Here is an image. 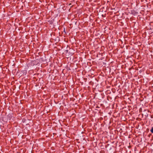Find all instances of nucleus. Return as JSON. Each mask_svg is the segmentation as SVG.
<instances>
[{
  "instance_id": "f03ea898",
  "label": "nucleus",
  "mask_w": 153,
  "mask_h": 153,
  "mask_svg": "<svg viewBox=\"0 0 153 153\" xmlns=\"http://www.w3.org/2000/svg\"><path fill=\"white\" fill-rule=\"evenodd\" d=\"M71 4V3H70V4H69V5H70Z\"/></svg>"
},
{
  "instance_id": "f257e3e1",
  "label": "nucleus",
  "mask_w": 153,
  "mask_h": 153,
  "mask_svg": "<svg viewBox=\"0 0 153 153\" xmlns=\"http://www.w3.org/2000/svg\"><path fill=\"white\" fill-rule=\"evenodd\" d=\"M150 131L152 133H153V127H152L150 130Z\"/></svg>"
},
{
  "instance_id": "7ed1b4c3",
  "label": "nucleus",
  "mask_w": 153,
  "mask_h": 153,
  "mask_svg": "<svg viewBox=\"0 0 153 153\" xmlns=\"http://www.w3.org/2000/svg\"><path fill=\"white\" fill-rule=\"evenodd\" d=\"M67 52L68 51V50H67Z\"/></svg>"
}]
</instances>
